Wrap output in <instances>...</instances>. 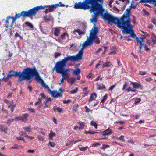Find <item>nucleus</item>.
<instances>
[{"label":"nucleus","instance_id":"19","mask_svg":"<svg viewBox=\"0 0 156 156\" xmlns=\"http://www.w3.org/2000/svg\"><path fill=\"white\" fill-rule=\"evenodd\" d=\"M142 2L144 3H151L156 6V0H142Z\"/></svg>","mask_w":156,"mask_h":156},{"label":"nucleus","instance_id":"22","mask_svg":"<svg viewBox=\"0 0 156 156\" xmlns=\"http://www.w3.org/2000/svg\"><path fill=\"white\" fill-rule=\"evenodd\" d=\"M66 36H68V33L67 32H65L61 34L60 36L58 37V39L62 41L66 38Z\"/></svg>","mask_w":156,"mask_h":156},{"label":"nucleus","instance_id":"60","mask_svg":"<svg viewBox=\"0 0 156 156\" xmlns=\"http://www.w3.org/2000/svg\"><path fill=\"white\" fill-rule=\"evenodd\" d=\"M57 110L59 112H62V109L60 108V107H58L56 108Z\"/></svg>","mask_w":156,"mask_h":156},{"label":"nucleus","instance_id":"24","mask_svg":"<svg viewBox=\"0 0 156 156\" xmlns=\"http://www.w3.org/2000/svg\"><path fill=\"white\" fill-rule=\"evenodd\" d=\"M51 16L49 15L44 16L43 17V19L46 22H49L51 20Z\"/></svg>","mask_w":156,"mask_h":156},{"label":"nucleus","instance_id":"17","mask_svg":"<svg viewBox=\"0 0 156 156\" xmlns=\"http://www.w3.org/2000/svg\"><path fill=\"white\" fill-rule=\"evenodd\" d=\"M85 32V29H83V30H82L80 29H75L73 31V33L76 34V32L78 33L79 35H81L82 34H84Z\"/></svg>","mask_w":156,"mask_h":156},{"label":"nucleus","instance_id":"43","mask_svg":"<svg viewBox=\"0 0 156 156\" xmlns=\"http://www.w3.org/2000/svg\"><path fill=\"white\" fill-rule=\"evenodd\" d=\"M118 140H122V141L124 142L125 141V140L124 139V136L123 135H121L119 138H118Z\"/></svg>","mask_w":156,"mask_h":156},{"label":"nucleus","instance_id":"13","mask_svg":"<svg viewBox=\"0 0 156 156\" xmlns=\"http://www.w3.org/2000/svg\"><path fill=\"white\" fill-rule=\"evenodd\" d=\"M145 37H140V38L138 37L136 38V40L138 43H139V48H142L143 46L144 45V39Z\"/></svg>","mask_w":156,"mask_h":156},{"label":"nucleus","instance_id":"8","mask_svg":"<svg viewBox=\"0 0 156 156\" xmlns=\"http://www.w3.org/2000/svg\"><path fill=\"white\" fill-rule=\"evenodd\" d=\"M69 61L75 62L73 56H67L65 57L61 61H57L56 63L66 66L67 62Z\"/></svg>","mask_w":156,"mask_h":156},{"label":"nucleus","instance_id":"58","mask_svg":"<svg viewBox=\"0 0 156 156\" xmlns=\"http://www.w3.org/2000/svg\"><path fill=\"white\" fill-rule=\"evenodd\" d=\"M143 11L144 12V14L146 15H147V16H148L149 15V13L148 12L146 11L145 10H143Z\"/></svg>","mask_w":156,"mask_h":156},{"label":"nucleus","instance_id":"51","mask_svg":"<svg viewBox=\"0 0 156 156\" xmlns=\"http://www.w3.org/2000/svg\"><path fill=\"white\" fill-rule=\"evenodd\" d=\"M115 84L113 85L112 86H111L108 89V91H112L114 88L115 87Z\"/></svg>","mask_w":156,"mask_h":156},{"label":"nucleus","instance_id":"27","mask_svg":"<svg viewBox=\"0 0 156 156\" xmlns=\"http://www.w3.org/2000/svg\"><path fill=\"white\" fill-rule=\"evenodd\" d=\"M26 26L30 27L31 28L34 27L33 25L30 22L26 21L24 23Z\"/></svg>","mask_w":156,"mask_h":156},{"label":"nucleus","instance_id":"2","mask_svg":"<svg viewBox=\"0 0 156 156\" xmlns=\"http://www.w3.org/2000/svg\"><path fill=\"white\" fill-rule=\"evenodd\" d=\"M106 18L108 22L117 24L119 28L123 29V32L127 34L130 33V35L128 37L131 36L136 39L137 37L134 34L132 30L131 29L133 28V26L131 24L130 15L129 13H127L126 15H124L120 19L110 16H107Z\"/></svg>","mask_w":156,"mask_h":156},{"label":"nucleus","instance_id":"6","mask_svg":"<svg viewBox=\"0 0 156 156\" xmlns=\"http://www.w3.org/2000/svg\"><path fill=\"white\" fill-rule=\"evenodd\" d=\"M66 66L56 63L53 69L55 70L57 73H60L62 76H64L66 77L68 76L67 72L70 70V69H65Z\"/></svg>","mask_w":156,"mask_h":156},{"label":"nucleus","instance_id":"25","mask_svg":"<svg viewBox=\"0 0 156 156\" xmlns=\"http://www.w3.org/2000/svg\"><path fill=\"white\" fill-rule=\"evenodd\" d=\"M97 87H98V89L99 90L105 89V87L103 84L102 85H100L97 83L96 84Z\"/></svg>","mask_w":156,"mask_h":156},{"label":"nucleus","instance_id":"62","mask_svg":"<svg viewBox=\"0 0 156 156\" xmlns=\"http://www.w3.org/2000/svg\"><path fill=\"white\" fill-rule=\"evenodd\" d=\"M59 91L60 92V93H62L64 92V90L62 88H60L59 90Z\"/></svg>","mask_w":156,"mask_h":156},{"label":"nucleus","instance_id":"47","mask_svg":"<svg viewBox=\"0 0 156 156\" xmlns=\"http://www.w3.org/2000/svg\"><path fill=\"white\" fill-rule=\"evenodd\" d=\"M23 129L28 132H30L31 131V129L30 127H24Z\"/></svg>","mask_w":156,"mask_h":156},{"label":"nucleus","instance_id":"28","mask_svg":"<svg viewBox=\"0 0 156 156\" xmlns=\"http://www.w3.org/2000/svg\"><path fill=\"white\" fill-rule=\"evenodd\" d=\"M99 132H97L91 131H87L85 130V134H93L96 133H98Z\"/></svg>","mask_w":156,"mask_h":156},{"label":"nucleus","instance_id":"49","mask_svg":"<svg viewBox=\"0 0 156 156\" xmlns=\"http://www.w3.org/2000/svg\"><path fill=\"white\" fill-rule=\"evenodd\" d=\"M150 138H151V139L152 140H156V136L155 135L149 136Z\"/></svg>","mask_w":156,"mask_h":156},{"label":"nucleus","instance_id":"9","mask_svg":"<svg viewBox=\"0 0 156 156\" xmlns=\"http://www.w3.org/2000/svg\"><path fill=\"white\" fill-rule=\"evenodd\" d=\"M29 117V114L27 113H25L21 116H16L15 119L17 120H20L23 122H26L28 120Z\"/></svg>","mask_w":156,"mask_h":156},{"label":"nucleus","instance_id":"45","mask_svg":"<svg viewBox=\"0 0 156 156\" xmlns=\"http://www.w3.org/2000/svg\"><path fill=\"white\" fill-rule=\"evenodd\" d=\"M141 101V99L140 98H137L135 99L134 104H137L138 103H139Z\"/></svg>","mask_w":156,"mask_h":156},{"label":"nucleus","instance_id":"54","mask_svg":"<svg viewBox=\"0 0 156 156\" xmlns=\"http://www.w3.org/2000/svg\"><path fill=\"white\" fill-rule=\"evenodd\" d=\"M28 109L31 112L34 113L35 112V110L33 108H28Z\"/></svg>","mask_w":156,"mask_h":156},{"label":"nucleus","instance_id":"61","mask_svg":"<svg viewBox=\"0 0 156 156\" xmlns=\"http://www.w3.org/2000/svg\"><path fill=\"white\" fill-rule=\"evenodd\" d=\"M116 122L117 123H119V124H120L121 125H122L124 123V122H123L122 121H116Z\"/></svg>","mask_w":156,"mask_h":156},{"label":"nucleus","instance_id":"29","mask_svg":"<svg viewBox=\"0 0 156 156\" xmlns=\"http://www.w3.org/2000/svg\"><path fill=\"white\" fill-rule=\"evenodd\" d=\"M151 41L154 44H156V36L154 35L151 37Z\"/></svg>","mask_w":156,"mask_h":156},{"label":"nucleus","instance_id":"40","mask_svg":"<svg viewBox=\"0 0 156 156\" xmlns=\"http://www.w3.org/2000/svg\"><path fill=\"white\" fill-rule=\"evenodd\" d=\"M49 145L52 147H54L56 144L55 143L53 142L49 141Z\"/></svg>","mask_w":156,"mask_h":156},{"label":"nucleus","instance_id":"46","mask_svg":"<svg viewBox=\"0 0 156 156\" xmlns=\"http://www.w3.org/2000/svg\"><path fill=\"white\" fill-rule=\"evenodd\" d=\"M128 85V83L127 82H125L123 85V87L122 88V90H124L127 87Z\"/></svg>","mask_w":156,"mask_h":156},{"label":"nucleus","instance_id":"48","mask_svg":"<svg viewBox=\"0 0 156 156\" xmlns=\"http://www.w3.org/2000/svg\"><path fill=\"white\" fill-rule=\"evenodd\" d=\"M14 120V119H9L7 120V123L9 124H10L12 122H13Z\"/></svg>","mask_w":156,"mask_h":156},{"label":"nucleus","instance_id":"42","mask_svg":"<svg viewBox=\"0 0 156 156\" xmlns=\"http://www.w3.org/2000/svg\"><path fill=\"white\" fill-rule=\"evenodd\" d=\"M16 138L18 140H22V141H23L24 142H25V141L24 140V138L23 137V136H20L19 137H17Z\"/></svg>","mask_w":156,"mask_h":156},{"label":"nucleus","instance_id":"59","mask_svg":"<svg viewBox=\"0 0 156 156\" xmlns=\"http://www.w3.org/2000/svg\"><path fill=\"white\" fill-rule=\"evenodd\" d=\"M8 80V77L7 76L6 77H3L2 79H1L0 80H3L5 81H7Z\"/></svg>","mask_w":156,"mask_h":156},{"label":"nucleus","instance_id":"21","mask_svg":"<svg viewBox=\"0 0 156 156\" xmlns=\"http://www.w3.org/2000/svg\"><path fill=\"white\" fill-rule=\"evenodd\" d=\"M76 78L74 77H71L67 79V82L69 83L71 85H72L73 83L75 81Z\"/></svg>","mask_w":156,"mask_h":156},{"label":"nucleus","instance_id":"3","mask_svg":"<svg viewBox=\"0 0 156 156\" xmlns=\"http://www.w3.org/2000/svg\"><path fill=\"white\" fill-rule=\"evenodd\" d=\"M33 68L27 67L23 70L22 72L20 71H10L7 76L9 77H12L14 76L15 77H18L19 78L18 80V82H21L24 80H30V74Z\"/></svg>","mask_w":156,"mask_h":156},{"label":"nucleus","instance_id":"38","mask_svg":"<svg viewBox=\"0 0 156 156\" xmlns=\"http://www.w3.org/2000/svg\"><path fill=\"white\" fill-rule=\"evenodd\" d=\"M78 88H76L75 89L73 90L70 92V93L71 94H74L76 93L78 90Z\"/></svg>","mask_w":156,"mask_h":156},{"label":"nucleus","instance_id":"16","mask_svg":"<svg viewBox=\"0 0 156 156\" xmlns=\"http://www.w3.org/2000/svg\"><path fill=\"white\" fill-rule=\"evenodd\" d=\"M61 29L59 27H56L55 28L54 34V35L58 37L59 36L61 33Z\"/></svg>","mask_w":156,"mask_h":156},{"label":"nucleus","instance_id":"52","mask_svg":"<svg viewBox=\"0 0 156 156\" xmlns=\"http://www.w3.org/2000/svg\"><path fill=\"white\" fill-rule=\"evenodd\" d=\"M58 4V7H64L65 6V5L62 3L61 2H60L59 3L56 4Z\"/></svg>","mask_w":156,"mask_h":156},{"label":"nucleus","instance_id":"31","mask_svg":"<svg viewBox=\"0 0 156 156\" xmlns=\"http://www.w3.org/2000/svg\"><path fill=\"white\" fill-rule=\"evenodd\" d=\"M88 147L87 146H86L84 147H79V148L81 151H85L87 148Z\"/></svg>","mask_w":156,"mask_h":156},{"label":"nucleus","instance_id":"20","mask_svg":"<svg viewBox=\"0 0 156 156\" xmlns=\"http://www.w3.org/2000/svg\"><path fill=\"white\" fill-rule=\"evenodd\" d=\"M80 73L81 70L79 68H77L76 70H73V74H75L77 76L79 75Z\"/></svg>","mask_w":156,"mask_h":156},{"label":"nucleus","instance_id":"14","mask_svg":"<svg viewBox=\"0 0 156 156\" xmlns=\"http://www.w3.org/2000/svg\"><path fill=\"white\" fill-rule=\"evenodd\" d=\"M58 4H55L54 5H51L50 6L45 5L44 6H42L44 7L45 6H47L46 8L48 7L49 9V12H51L54 11L55 9L58 7Z\"/></svg>","mask_w":156,"mask_h":156},{"label":"nucleus","instance_id":"15","mask_svg":"<svg viewBox=\"0 0 156 156\" xmlns=\"http://www.w3.org/2000/svg\"><path fill=\"white\" fill-rule=\"evenodd\" d=\"M131 84L133 85V87L135 88H140V89H142V86L141 85L140 83H137L136 82H131Z\"/></svg>","mask_w":156,"mask_h":156},{"label":"nucleus","instance_id":"55","mask_svg":"<svg viewBox=\"0 0 156 156\" xmlns=\"http://www.w3.org/2000/svg\"><path fill=\"white\" fill-rule=\"evenodd\" d=\"M85 108L86 109V112H89L91 111V110L90 109H89L87 106H85Z\"/></svg>","mask_w":156,"mask_h":156},{"label":"nucleus","instance_id":"10","mask_svg":"<svg viewBox=\"0 0 156 156\" xmlns=\"http://www.w3.org/2000/svg\"><path fill=\"white\" fill-rule=\"evenodd\" d=\"M83 54V51L82 50H81L79 51L78 53H77L75 56H74L75 62L82 59V58Z\"/></svg>","mask_w":156,"mask_h":156},{"label":"nucleus","instance_id":"53","mask_svg":"<svg viewBox=\"0 0 156 156\" xmlns=\"http://www.w3.org/2000/svg\"><path fill=\"white\" fill-rule=\"evenodd\" d=\"M151 22L154 24H156V19L154 18H153L151 19Z\"/></svg>","mask_w":156,"mask_h":156},{"label":"nucleus","instance_id":"56","mask_svg":"<svg viewBox=\"0 0 156 156\" xmlns=\"http://www.w3.org/2000/svg\"><path fill=\"white\" fill-rule=\"evenodd\" d=\"M79 124L80 127H83L85 126V124L84 122H78Z\"/></svg>","mask_w":156,"mask_h":156},{"label":"nucleus","instance_id":"5","mask_svg":"<svg viewBox=\"0 0 156 156\" xmlns=\"http://www.w3.org/2000/svg\"><path fill=\"white\" fill-rule=\"evenodd\" d=\"M93 24L94 26V29L92 28L89 37H87V40L83 43V47L91 45L94 41L97 44L100 43V40L97 35L98 32V27H95L96 25L95 26L94 24Z\"/></svg>","mask_w":156,"mask_h":156},{"label":"nucleus","instance_id":"41","mask_svg":"<svg viewBox=\"0 0 156 156\" xmlns=\"http://www.w3.org/2000/svg\"><path fill=\"white\" fill-rule=\"evenodd\" d=\"M37 138L39 141H43L44 140V137L41 136L40 135H38L37 136Z\"/></svg>","mask_w":156,"mask_h":156},{"label":"nucleus","instance_id":"34","mask_svg":"<svg viewBox=\"0 0 156 156\" xmlns=\"http://www.w3.org/2000/svg\"><path fill=\"white\" fill-rule=\"evenodd\" d=\"M62 76V78L61 79L60 83H59V85H61L62 84L64 83V80L66 79V77L64 76Z\"/></svg>","mask_w":156,"mask_h":156},{"label":"nucleus","instance_id":"35","mask_svg":"<svg viewBox=\"0 0 156 156\" xmlns=\"http://www.w3.org/2000/svg\"><path fill=\"white\" fill-rule=\"evenodd\" d=\"M109 147L110 146L109 145L103 144L102 147H101V148L102 149H105Z\"/></svg>","mask_w":156,"mask_h":156},{"label":"nucleus","instance_id":"12","mask_svg":"<svg viewBox=\"0 0 156 156\" xmlns=\"http://www.w3.org/2000/svg\"><path fill=\"white\" fill-rule=\"evenodd\" d=\"M51 94L53 98H55L59 97H62V94L58 92L57 91L54 90L52 91Z\"/></svg>","mask_w":156,"mask_h":156},{"label":"nucleus","instance_id":"26","mask_svg":"<svg viewBox=\"0 0 156 156\" xmlns=\"http://www.w3.org/2000/svg\"><path fill=\"white\" fill-rule=\"evenodd\" d=\"M55 136V133L51 131H50V133L49 134V138L51 140H53V136Z\"/></svg>","mask_w":156,"mask_h":156},{"label":"nucleus","instance_id":"11","mask_svg":"<svg viewBox=\"0 0 156 156\" xmlns=\"http://www.w3.org/2000/svg\"><path fill=\"white\" fill-rule=\"evenodd\" d=\"M101 134L103 136H106L107 135H109L113 133L112 130L110 129L109 128L104 131L101 132Z\"/></svg>","mask_w":156,"mask_h":156},{"label":"nucleus","instance_id":"64","mask_svg":"<svg viewBox=\"0 0 156 156\" xmlns=\"http://www.w3.org/2000/svg\"><path fill=\"white\" fill-rule=\"evenodd\" d=\"M93 75V74H92L91 73H90L87 76V78H90Z\"/></svg>","mask_w":156,"mask_h":156},{"label":"nucleus","instance_id":"1","mask_svg":"<svg viewBox=\"0 0 156 156\" xmlns=\"http://www.w3.org/2000/svg\"><path fill=\"white\" fill-rule=\"evenodd\" d=\"M103 2V0H84L83 2H76L74 7L76 9L84 10L90 9V12L94 13L92 18L90 19V22L95 26V23L97 22V18L99 15H101L105 20L107 21V16L113 17L108 13H103L104 9L102 5Z\"/></svg>","mask_w":156,"mask_h":156},{"label":"nucleus","instance_id":"57","mask_svg":"<svg viewBox=\"0 0 156 156\" xmlns=\"http://www.w3.org/2000/svg\"><path fill=\"white\" fill-rule=\"evenodd\" d=\"M70 102H71V101L70 100H67L66 101L64 100L63 101V102L64 104H67Z\"/></svg>","mask_w":156,"mask_h":156},{"label":"nucleus","instance_id":"39","mask_svg":"<svg viewBox=\"0 0 156 156\" xmlns=\"http://www.w3.org/2000/svg\"><path fill=\"white\" fill-rule=\"evenodd\" d=\"M107 96L106 94H105L103 97L102 99H101V102L104 103L107 99Z\"/></svg>","mask_w":156,"mask_h":156},{"label":"nucleus","instance_id":"36","mask_svg":"<svg viewBox=\"0 0 156 156\" xmlns=\"http://www.w3.org/2000/svg\"><path fill=\"white\" fill-rule=\"evenodd\" d=\"M91 125L94 127H98V125L94 121H92L90 122Z\"/></svg>","mask_w":156,"mask_h":156},{"label":"nucleus","instance_id":"37","mask_svg":"<svg viewBox=\"0 0 156 156\" xmlns=\"http://www.w3.org/2000/svg\"><path fill=\"white\" fill-rule=\"evenodd\" d=\"M54 57L55 58H56L60 56L61 55V54L60 53L56 52L54 54Z\"/></svg>","mask_w":156,"mask_h":156},{"label":"nucleus","instance_id":"4","mask_svg":"<svg viewBox=\"0 0 156 156\" xmlns=\"http://www.w3.org/2000/svg\"><path fill=\"white\" fill-rule=\"evenodd\" d=\"M47 6L43 7L42 5L37 6L27 11H22L21 13H16L15 17H11L12 20V25L17 19L20 18L21 16L27 17L35 16L38 11L41 9H44Z\"/></svg>","mask_w":156,"mask_h":156},{"label":"nucleus","instance_id":"33","mask_svg":"<svg viewBox=\"0 0 156 156\" xmlns=\"http://www.w3.org/2000/svg\"><path fill=\"white\" fill-rule=\"evenodd\" d=\"M20 147H21V146L17 144H15L13 147H11L10 149H18Z\"/></svg>","mask_w":156,"mask_h":156},{"label":"nucleus","instance_id":"63","mask_svg":"<svg viewBox=\"0 0 156 156\" xmlns=\"http://www.w3.org/2000/svg\"><path fill=\"white\" fill-rule=\"evenodd\" d=\"M5 23L6 24H5V26L6 28H7L9 26V25L8 24L9 23V21L7 20H6L5 21Z\"/></svg>","mask_w":156,"mask_h":156},{"label":"nucleus","instance_id":"44","mask_svg":"<svg viewBox=\"0 0 156 156\" xmlns=\"http://www.w3.org/2000/svg\"><path fill=\"white\" fill-rule=\"evenodd\" d=\"M101 144L99 143H93L91 145V146L92 147H97L98 146H100V145Z\"/></svg>","mask_w":156,"mask_h":156},{"label":"nucleus","instance_id":"23","mask_svg":"<svg viewBox=\"0 0 156 156\" xmlns=\"http://www.w3.org/2000/svg\"><path fill=\"white\" fill-rule=\"evenodd\" d=\"M97 96V95L96 93H92L91 94L90 98L89 99V102H90L92 100H94L96 98Z\"/></svg>","mask_w":156,"mask_h":156},{"label":"nucleus","instance_id":"18","mask_svg":"<svg viewBox=\"0 0 156 156\" xmlns=\"http://www.w3.org/2000/svg\"><path fill=\"white\" fill-rule=\"evenodd\" d=\"M113 65L109 61H107L105 62L102 66V68H104L105 67L108 68L111 67H112Z\"/></svg>","mask_w":156,"mask_h":156},{"label":"nucleus","instance_id":"32","mask_svg":"<svg viewBox=\"0 0 156 156\" xmlns=\"http://www.w3.org/2000/svg\"><path fill=\"white\" fill-rule=\"evenodd\" d=\"M7 129L5 127H0V131L1 132H4L5 133H7Z\"/></svg>","mask_w":156,"mask_h":156},{"label":"nucleus","instance_id":"30","mask_svg":"<svg viewBox=\"0 0 156 156\" xmlns=\"http://www.w3.org/2000/svg\"><path fill=\"white\" fill-rule=\"evenodd\" d=\"M19 134L20 136H23L24 138V136H26V133L24 132L20 131L19 132Z\"/></svg>","mask_w":156,"mask_h":156},{"label":"nucleus","instance_id":"50","mask_svg":"<svg viewBox=\"0 0 156 156\" xmlns=\"http://www.w3.org/2000/svg\"><path fill=\"white\" fill-rule=\"evenodd\" d=\"M147 72L146 71H140L139 72V74L141 75H144L146 74Z\"/></svg>","mask_w":156,"mask_h":156},{"label":"nucleus","instance_id":"7","mask_svg":"<svg viewBox=\"0 0 156 156\" xmlns=\"http://www.w3.org/2000/svg\"><path fill=\"white\" fill-rule=\"evenodd\" d=\"M30 76H31L30 79L33 76H35L34 79L35 80L40 83L43 87L45 89L50 90L48 86L45 84L43 80L39 76V73L37 71V70L35 67L33 68Z\"/></svg>","mask_w":156,"mask_h":156}]
</instances>
